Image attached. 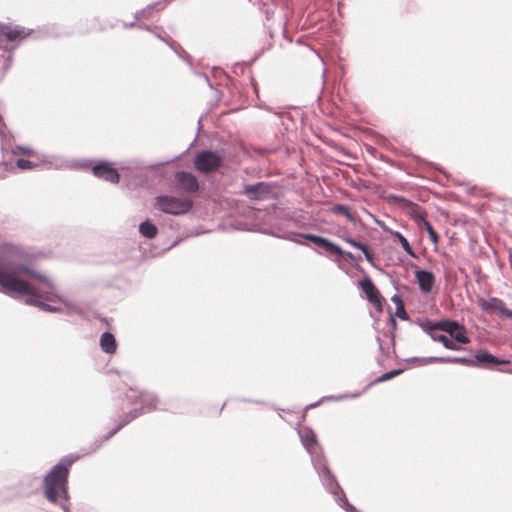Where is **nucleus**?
Masks as SVG:
<instances>
[{
    "instance_id": "aec40b11",
    "label": "nucleus",
    "mask_w": 512,
    "mask_h": 512,
    "mask_svg": "<svg viewBox=\"0 0 512 512\" xmlns=\"http://www.w3.org/2000/svg\"><path fill=\"white\" fill-rule=\"evenodd\" d=\"M360 395H361V393L341 394V395H337V396H324L319 401L307 405L306 408L307 409L315 408V407L319 406L324 401H342V400L357 398Z\"/></svg>"
},
{
    "instance_id": "cd10ccee",
    "label": "nucleus",
    "mask_w": 512,
    "mask_h": 512,
    "mask_svg": "<svg viewBox=\"0 0 512 512\" xmlns=\"http://www.w3.org/2000/svg\"><path fill=\"white\" fill-rule=\"evenodd\" d=\"M16 165L21 170H32L38 166L37 163L25 159H18Z\"/></svg>"
},
{
    "instance_id": "f03ea898",
    "label": "nucleus",
    "mask_w": 512,
    "mask_h": 512,
    "mask_svg": "<svg viewBox=\"0 0 512 512\" xmlns=\"http://www.w3.org/2000/svg\"><path fill=\"white\" fill-rule=\"evenodd\" d=\"M298 435L300 441L311 457V462L315 470L317 471L323 485L326 489L335 496L336 502L346 511V512H357L354 506H352L344 496H340L343 494L340 486L338 485L334 475L331 473L326 459L319 452L320 447L317 441L316 434L310 428H302L298 430Z\"/></svg>"
},
{
    "instance_id": "2f4dec72",
    "label": "nucleus",
    "mask_w": 512,
    "mask_h": 512,
    "mask_svg": "<svg viewBox=\"0 0 512 512\" xmlns=\"http://www.w3.org/2000/svg\"><path fill=\"white\" fill-rule=\"evenodd\" d=\"M392 300L397 303V306L402 304L398 296H393Z\"/></svg>"
},
{
    "instance_id": "f8f14e48",
    "label": "nucleus",
    "mask_w": 512,
    "mask_h": 512,
    "mask_svg": "<svg viewBox=\"0 0 512 512\" xmlns=\"http://www.w3.org/2000/svg\"><path fill=\"white\" fill-rule=\"evenodd\" d=\"M478 304L484 311H498L502 316L512 319V310L508 309L499 298L494 297L488 300L480 298Z\"/></svg>"
},
{
    "instance_id": "dca6fc26",
    "label": "nucleus",
    "mask_w": 512,
    "mask_h": 512,
    "mask_svg": "<svg viewBox=\"0 0 512 512\" xmlns=\"http://www.w3.org/2000/svg\"><path fill=\"white\" fill-rule=\"evenodd\" d=\"M176 179L178 183L181 185L182 189L187 192H195L198 190V181L194 175L188 172H178L176 174Z\"/></svg>"
},
{
    "instance_id": "f3484780",
    "label": "nucleus",
    "mask_w": 512,
    "mask_h": 512,
    "mask_svg": "<svg viewBox=\"0 0 512 512\" xmlns=\"http://www.w3.org/2000/svg\"><path fill=\"white\" fill-rule=\"evenodd\" d=\"M100 346L105 353L113 354L117 348L114 335L110 332H104L100 337Z\"/></svg>"
},
{
    "instance_id": "393cba45",
    "label": "nucleus",
    "mask_w": 512,
    "mask_h": 512,
    "mask_svg": "<svg viewBox=\"0 0 512 512\" xmlns=\"http://www.w3.org/2000/svg\"><path fill=\"white\" fill-rule=\"evenodd\" d=\"M442 363H460L475 366V361L464 357H442Z\"/></svg>"
},
{
    "instance_id": "2eb2a0df",
    "label": "nucleus",
    "mask_w": 512,
    "mask_h": 512,
    "mask_svg": "<svg viewBox=\"0 0 512 512\" xmlns=\"http://www.w3.org/2000/svg\"><path fill=\"white\" fill-rule=\"evenodd\" d=\"M359 285L362 291L366 294L369 302L375 306L381 305L379 292L369 277H366L360 281Z\"/></svg>"
},
{
    "instance_id": "7c9ffc66",
    "label": "nucleus",
    "mask_w": 512,
    "mask_h": 512,
    "mask_svg": "<svg viewBox=\"0 0 512 512\" xmlns=\"http://www.w3.org/2000/svg\"><path fill=\"white\" fill-rule=\"evenodd\" d=\"M396 315L403 319L406 318V312L402 304L397 306Z\"/></svg>"
},
{
    "instance_id": "39448f33",
    "label": "nucleus",
    "mask_w": 512,
    "mask_h": 512,
    "mask_svg": "<svg viewBox=\"0 0 512 512\" xmlns=\"http://www.w3.org/2000/svg\"><path fill=\"white\" fill-rule=\"evenodd\" d=\"M193 206L189 198L161 195L156 198L155 207L164 213L181 215L187 213Z\"/></svg>"
},
{
    "instance_id": "6e6552de",
    "label": "nucleus",
    "mask_w": 512,
    "mask_h": 512,
    "mask_svg": "<svg viewBox=\"0 0 512 512\" xmlns=\"http://www.w3.org/2000/svg\"><path fill=\"white\" fill-rule=\"evenodd\" d=\"M194 164L198 171L207 174L215 171L220 166L221 158L215 152L202 151L197 154Z\"/></svg>"
},
{
    "instance_id": "1a4fd4ad",
    "label": "nucleus",
    "mask_w": 512,
    "mask_h": 512,
    "mask_svg": "<svg viewBox=\"0 0 512 512\" xmlns=\"http://www.w3.org/2000/svg\"><path fill=\"white\" fill-rule=\"evenodd\" d=\"M29 35V31L22 27H12L9 25H0V47L9 50L6 42L21 40Z\"/></svg>"
},
{
    "instance_id": "0eeeda50",
    "label": "nucleus",
    "mask_w": 512,
    "mask_h": 512,
    "mask_svg": "<svg viewBox=\"0 0 512 512\" xmlns=\"http://www.w3.org/2000/svg\"><path fill=\"white\" fill-rule=\"evenodd\" d=\"M303 237H305L306 240L313 242L316 246L324 249L328 253L342 256L351 262H358L361 260L360 256L356 257L350 252L343 251L338 245L331 242L329 239L325 237L318 236L315 234H303Z\"/></svg>"
},
{
    "instance_id": "6ab92c4d",
    "label": "nucleus",
    "mask_w": 512,
    "mask_h": 512,
    "mask_svg": "<svg viewBox=\"0 0 512 512\" xmlns=\"http://www.w3.org/2000/svg\"><path fill=\"white\" fill-rule=\"evenodd\" d=\"M426 333L431 337L432 340L441 342L443 344V346L447 349H450V350H459L460 349V347L458 345H456V343L453 340L449 339L444 334H437V333H435V330L426 332Z\"/></svg>"
},
{
    "instance_id": "f257e3e1",
    "label": "nucleus",
    "mask_w": 512,
    "mask_h": 512,
    "mask_svg": "<svg viewBox=\"0 0 512 512\" xmlns=\"http://www.w3.org/2000/svg\"><path fill=\"white\" fill-rule=\"evenodd\" d=\"M0 292L13 298L27 296L25 303L49 313H82L76 301L57 293L53 281L45 274L19 265L15 272L0 264Z\"/></svg>"
},
{
    "instance_id": "412c9836",
    "label": "nucleus",
    "mask_w": 512,
    "mask_h": 512,
    "mask_svg": "<svg viewBox=\"0 0 512 512\" xmlns=\"http://www.w3.org/2000/svg\"><path fill=\"white\" fill-rule=\"evenodd\" d=\"M139 232L143 237L153 239L156 237L158 229L150 221H144L139 225Z\"/></svg>"
},
{
    "instance_id": "bb28decb",
    "label": "nucleus",
    "mask_w": 512,
    "mask_h": 512,
    "mask_svg": "<svg viewBox=\"0 0 512 512\" xmlns=\"http://www.w3.org/2000/svg\"><path fill=\"white\" fill-rule=\"evenodd\" d=\"M421 222H422L424 228L426 229V231L428 232V235H429V238L431 239V241L433 243H437L438 236H437V233L435 232V230L433 229V227L431 226V224L424 218H421Z\"/></svg>"
},
{
    "instance_id": "423d86ee",
    "label": "nucleus",
    "mask_w": 512,
    "mask_h": 512,
    "mask_svg": "<svg viewBox=\"0 0 512 512\" xmlns=\"http://www.w3.org/2000/svg\"><path fill=\"white\" fill-rule=\"evenodd\" d=\"M425 332L441 330L450 335L456 342L466 344L469 342L464 326L456 321L442 320L439 322H427L421 325Z\"/></svg>"
},
{
    "instance_id": "9d476101",
    "label": "nucleus",
    "mask_w": 512,
    "mask_h": 512,
    "mask_svg": "<svg viewBox=\"0 0 512 512\" xmlns=\"http://www.w3.org/2000/svg\"><path fill=\"white\" fill-rule=\"evenodd\" d=\"M12 153L14 155H17V154H25V155H28V156H32V157H37L40 159V163L46 165L47 167L49 168H61L64 166L65 162L62 158L60 157H57V156H40L39 153H37L36 151L30 149V148H27V147H24V146H16L12 149Z\"/></svg>"
},
{
    "instance_id": "ddd939ff",
    "label": "nucleus",
    "mask_w": 512,
    "mask_h": 512,
    "mask_svg": "<svg viewBox=\"0 0 512 512\" xmlns=\"http://www.w3.org/2000/svg\"><path fill=\"white\" fill-rule=\"evenodd\" d=\"M244 193L252 200H262L272 193V189L269 184L259 182L253 185H245Z\"/></svg>"
},
{
    "instance_id": "4468645a",
    "label": "nucleus",
    "mask_w": 512,
    "mask_h": 512,
    "mask_svg": "<svg viewBox=\"0 0 512 512\" xmlns=\"http://www.w3.org/2000/svg\"><path fill=\"white\" fill-rule=\"evenodd\" d=\"M415 278L419 285V289L423 293L431 292V290L435 284V276L432 272H429L427 270H416Z\"/></svg>"
},
{
    "instance_id": "7ed1b4c3",
    "label": "nucleus",
    "mask_w": 512,
    "mask_h": 512,
    "mask_svg": "<svg viewBox=\"0 0 512 512\" xmlns=\"http://www.w3.org/2000/svg\"><path fill=\"white\" fill-rule=\"evenodd\" d=\"M78 459L73 455L62 458L46 474L43 480V494L45 498L59 505L64 512H69L68 507V475L72 464Z\"/></svg>"
},
{
    "instance_id": "a211bd4d",
    "label": "nucleus",
    "mask_w": 512,
    "mask_h": 512,
    "mask_svg": "<svg viewBox=\"0 0 512 512\" xmlns=\"http://www.w3.org/2000/svg\"><path fill=\"white\" fill-rule=\"evenodd\" d=\"M475 361L479 363H487V364H509V360H501L494 355L486 352L481 351L475 355Z\"/></svg>"
},
{
    "instance_id": "c85d7f7f",
    "label": "nucleus",
    "mask_w": 512,
    "mask_h": 512,
    "mask_svg": "<svg viewBox=\"0 0 512 512\" xmlns=\"http://www.w3.org/2000/svg\"><path fill=\"white\" fill-rule=\"evenodd\" d=\"M402 372V370H392L390 372H387V373H384L383 375H381L380 377H378L375 382L376 383H380V382H384V381H387V380H390L392 379L393 377L399 375L400 373Z\"/></svg>"
},
{
    "instance_id": "5701e85b",
    "label": "nucleus",
    "mask_w": 512,
    "mask_h": 512,
    "mask_svg": "<svg viewBox=\"0 0 512 512\" xmlns=\"http://www.w3.org/2000/svg\"><path fill=\"white\" fill-rule=\"evenodd\" d=\"M333 212L335 214L344 215L353 224H357V222L359 221L358 218L356 217V215L353 214L352 212H350L348 207L345 205H342V204L335 205L333 207Z\"/></svg>"
},
{
    "instance_id": "b1692460",
    "label": "nucleus",
    "mask_w": 512,
    "mask_h": 512,
    "mask_svg": "<svg viewBox=\"0 0 512 512\" xmlns=\"http://www.w3.org/2000/svg\"><path fill=\"white\" fill-rule=\"evenodd\" d=\"M391 235L398 240L404 251L411 257H416L413 249L411 248L408 240L398 231H392Z\"/></svg>"
},
{
    "instance_id": "4be33fe9",
    "label": "nucleus",
    "mask_w": 512,
    "mask_h": 512,
    "mask_svg": "<svg viewBox=\"0 0 512 512\" xmlns=\"http://www.w3.org/2000/svg\"><path fill=\"white\" fill-rule=\"evenodd\" d=\"M344 240L349 244L351 245L352 247L354 248H357L359 250L362 251V253L364 254V257L365 259L369 262V263H372L373 262V254L368 250V248L360 243V242H357L356 240L350 238V237H347V238H344Z\"/></svg>"
},
{
    "instance_id": "c756f323",
    "label": "nucleus",
    "mask_w": 512,
    "mask_h": 512,
    "mask_svg": "<svg viewBox=\"0 0 512 512\" xmlns=\"http://www.w3.org/2000/svg\"><path fill=\"white\" fill-rule=\"evenodd\" d=\"M303 234L304 233H290L289 235L286 236V239H288L294 243L304 245V242L302 241V239H306V238L303 237Z\"/></svg>"
},
{
    "instance_id": "20e7f679",
    "label": "nucleus",
    "mask_w": 512,
    "mask_h": 512,
    "mask_svg": "<svg viewBox=\"0 0 512 512\" xmlns=\"http://www.w3.org/2000/svg\"><path fill=\"white\" fill-rule=\"evenodd\" d=\"M131 409L120 424L106 436V439L112 437L124 425L129 423L141 414L153 411L158 404V398L155 394L147 391H141L138 388H129L125 394Z\"/></svg>"
},
{
    "instance_id": "a878e982",
    "label": "nucleus",
    "mask_w": 512,
    "mask_h": 512,
    "mask_svg": "<svg viewBox=\"0 0 512 512\" xmlns=\"http://www.w3.org/2000/svg\"><path fill=\"white\" fill-rule=\"evenodd\" d=\"M442 357H422V358H411L409 361L417 362L419 366H425L431 363H442Z\"/></svg>"
},
{
    "instance_id": "9b49d317",
    "label": "nucleus",
    "mask_w": 512,
    "mask_h": 512,
    "mask_svg": "<svg viewBox=\"0 0 512 512\" xmlns=\"http://www.w3.org/2000/svg\"><path fill=\"white\" fill-rule=\"evenodd\" d=\"M94 176L103 179L107 182L117 184L120 180V175L115 168L109 163L101 161L95 164L92 168Z\"/></svg>"
}]
</instances>
